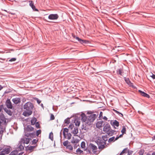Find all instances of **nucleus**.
I'll return each mask as SVG.
<instances>
[{
	"instance_id": "f257e3e1",
	"label": "nucleus",
	"mask_w": 155,
	"mask_h": 155,
	"mask_svg": "<svg viewBox=\"0 0 155 155\" xmlns=\"http://www.w3.org/2000/svg\"><path fill=\"white\" fill-rule=\"evenodd\" d=\"M98 114H91L88 116L87 117L85 114L84 113H82L81 114V120L82 122H85L84 124H83L81 126V129L85 130L86 132L87 131L88 129V127H86L87 125L90 126L91 125V123L93 122L95 120V118L98 116Z\"/></svg>"
},
{
	"instance_id": "f03ea898",
	"label": "nucleus",
	"mask_w": 155,
	"mask_h": 155,
	"mask_svg": "<svg viewBox=\"0 0 155 155\" xmlns=\"http://www.w3.org/2000/svg\"><path fill=\"white\" fill-rule=\"evenodd\" d=\"M34 108L32 103L30 102H27L23 106V108L26 110L23 113V115L25 117H28L32 114V110Z\"/></svg>"
},
{
	"instance_id": "7ed1b4c3",
	"label": "nucleus",
	"mask_w": 155,
	"mask_h": 155,
	"mask_svg": "<svg viewBox=\"0 0 155 155\" xmlns=\"http://www.w3.org/2000/svg\"><path fill=\"white\" fill-rule=\"evenodd\" d=\"M104 125L103 129V131L105 133L109 131V130H110L111 127L109 124L108 123H105L104 124Z\"/></svg>"
},
{
	"instance_id": "20e7f679",
	"label": "nucleus",
	"mask_w": 155,
	"mask_h": 155,
	"mask_svg": "<svg viewBox=\"0 0 155 155\" xmlns=\"http://www.w3.org/2000/svg\"><path fill=\"white\" fill-rule=\"evenodd\" d=\"M59 16L57 14H50L48 16V18L51 20H56L58 19Z\"/></svg>"
},
{
	"instance_id": "39448f33",
	"label": "nucleus",
	"mask_w": 155,
	"mask_h": 155,
	"mask_svg": "<svg viewBox=\"0 0 155 155\" xmlns=\"http://www.w3.org/2000/svg\"><path fill=\"white\" fill-rule=\"evenodd\" d=\"M5 104L8 108L12 109L13 108L12 102H11L10 99L8 98L5 102Z\"/></svg>"
},
{
	"instance_id": "423d86ee",
	"label": "nucleus",
	"mask_w": 155,
	"mask_h": 155,
	"mask_svg": "<svg viewBox=\"0 0 155 155\" xmlns=\"http://www.w3.org/2000/svg\"><path fill=\"white\" fill-rule=\"evenodd\" d=\"M7 119L5 118L4 115L2 113L0 114V120L2 121V122L4 123V124H6Z\"/></svg>"
},
{
	"instance_id": "0eeeda50",
	"label": "nucleus",
	"mask_w": 155,
	"mask_h": 155,
	"mask_svg": "<svg viewBox=\"0 0 155 155\" xmlns=\"http://www.w3.org/2000/svg\"><path fill=\"white\" fill-rule=\"evenodd\" d=\"M110 124L112 126L114 127V128H116L115 127V126L117 127H118L119 126V122L116 120H115L114 121L111 120L110 121Z\"/></svg>"
},
{
	"instance_id": "6e6552de",
	"label": "nucleus",
	"mask_w": 155,
	"mask_h": 155,
	"mask_svg": "<svg viewBox=\"0 0 155 155\" xmlns=\"http://www.w3.org/2000/svg\"><path fill=\"white\" fill-rule=\"evenodd\" d=\"M74 120V123L75 124V125L76 126H79L80 124V119L78 117H75L74 120Z\"/></svg>"
},
{
	"instance_id": "1a4fd4ad",
	"label": "nucleus",
	"mask_w": 155,
	"mask_h": 155,
	"mask_svg": "<svg viewBox=\"0 0 155 155\" xmlns=\"http://www.w3.org/2000/svg\"><path fill=\"white\" fill-rule=\"evenodd\" d=\"M115 132H116V131L112 130L110 128V130H109V131H107L106 133L107 134V135L109 136H113L114 134H116V133H115Z\"/></svg>"
},
{
	"instance_id": "9d476101",
	"label": "nucleus",
	"mask_w": 155,
	"mask_h": 155,
	"mask_svg": "<svg viewBox=\"0 0 155 155\" xmlns=\"http://www.w3.org/2000/svg\"><path fill=\"white\" fill-rule=\"evenodd\" d=\"M138 92L140 93V94L143 96L146 97L148 98L150 97V95L147 94V93L144 92L142 91L141 90H139Z\"/></svg>"
},
{
	"instance_id": "9b49d317",
	"label": "nucleus",
	"mask_w": 155,
	"mask_h": 155,
	"mask_svg": "<svg viewBox=\"0 0 155 155\" xmlns=\"http://www.w3.org/2000/svg\"><path fill=\"white\" fill-rule=\"evenodd\" d=\"M12 101L15 104H17L21 102V99L19 97H16L13 98Z\"/></svg>"
},
{
	"instance_id": "f8f14e48",
	"label": "nucleus",
	"mask_w": 155,
	"mask_h": 155,
	"mask_svg": "<svg viewBox=\"0 0 155 155\" xmlns=\"http://www.w3.org/2000/svg\"><path fill=\"white\" fill-rule=\"evenodd\" d=\"M29 5L32 9L33 10L35 11H38V10L35 8V6L34 5V3L33 1H31L29 3Z\"/></svg>"
},
{
	"instance_id": "ddd939ff",
	"label": "nucleus",
	"mask_w": 155,
	"mask_h": 155,
	"mask_svg": "<svg viewBox=\"0 0 155 155\" xmlns=\"http://www.w3.org/2000/svg\"><path fill=\"white\" fill-rule=\"evenodd\" d=\"M90 145H91V148L92 150V151L94 153H96L97 151L94 150H96L97 149V147L96 146L92 143H90Z\"/></svg>"
},
{
	"instance_id": "4468645a",
	"label": "nucleus",
	"mask_w": 155,
	"mask_h": 155,
	"mask_svg": "<svg viewBox=\"0 0 155 155\" xmlns=\"http://www.w3.org/2000/svg\"><path fill=\"white\" fill-rule=\"evenodd\" d=\"M21 140L24 142V143L28 144L30 142V140H31V138H24L21 139Z\"/></svg>"
},
{
	"instance_id": "2eb2a0df",
	"label": "nucleus",
	"mask_w": 155,
	"mask_h": 155,
	"mask_svg": "<svg viewBox=\"0 0 155 155\" xmlns=\"http://www.w3.org/2000/svg\"><path fill=\"white\" fill-rule=\"evenodd\" d=\"M78 129L77 127H74V129L71 131V133L73 134L74 136H77V134L78 133Z\"/></svg>"
},
{
	"instance_id": "dca6fc26",
	"label": "nucleus",
	"mask_w": 155,
	"mask_h": 155,
	"mask_svg": "<svg viewBox=\"0 0 155 155\" xmlns=\"http://www.w3.org/2000/svg\"><path fill=\"white\" fill-rule=\"evenodd\" d=\"M103 121H98L96 124V127L97 128H100L102 127Z\"/></svg>"
},
{
	"instance_id": "f3484780",
	"label": "nucleus",
	"mask_w": 155,
	"mask_h": 155,
	"mask_svg": "<svg viewBox=\"0 0 155 155\" xmlns=\"http://www.w3.org/2000/svg\"><path fill=\"white\" fill-rule=\"evenodd\" d=\"M81 41H82L81 42V44H82L84 45L90 43V41L88 40L82 39Z\"/></svg>"
},
{
	"instance_id": "a211bd4d",
	"label": "nucleus",
	"mask_w": 155,
	"mask_h": 155,
	"mask_svg": "<svg viewBox=\"0 0 155 155\" xmlns=\"http://www.w3.org/2000/svg\"><path fill=\"white\" fill-rule=\"evenodd\" d=\"M5 111L9 115L11 116L12 115V113L11 110H10L8 109L6 107L4 108Z\"/></svg>"
},
{
	"instance_id": "6ab92c4d",
	"label": "nucleus",
	"mask_w": 155,
	"mask_h": 155,
	"mask_svg": "<svg viewBox=\"0 0 155 155\" xmlns=\"http://www.w3.org/2000/svg\"><path fill=\"white\" fill-rule=\"evenodd\" d=\"M69 129L68 128H64V130L63 131V135L64 137V138H66V134H65V132L68 133V132Z\"/></svg>"
},
{
	"instance_id": "aec40b11",
	"label": "nucleus",
	"mask_w": 155,
	"mask_h": 155,
	"mask_svg": "<svg viewBox=\"0 0 155 155\" xmlns=\"http://www.w3.org/2000/svg\"><path fill=\"white\" fill-rule=\"evenodd\" d=\"M35 147V146H30L29 147V146H28L25 147V150L26 151H28L29 150H31L33 149Z\"/></svg>"
},
{
	"instance_id": "412c9836",
	"label": "nucleus",
	"mask_w": 155,
	"mask_h": 155,
	"mask_svg": "<svg viewBox=\"0 0 155 155\" xmlns=\"http://www.w3.org/2000/svg\"><path fill=\"white\" fill-rule=\"evenodd\" d=\"M106 144V143H104L103 144H101V145H97L98 146V148L99 149L102 150L104 149L105 147V145Z\"/></svg>"
},
{
	"instance_id": "4be33fe9",
	"label": "nucleus",
	"mask_w": 155,
	"mask_h": 155,
	"mask_svg": "<svg viewBox=\"0 0 155 155\" xmlns=\"http://www.w3.org/2000/svg\"><path fill=\"white\" fill-rule=\"evenodd\" d=\"M26 129L28 131H33L34 128L30 125L27 126Z\"/></svg>"
},
{
	"instance_id": "5701e85b",
	"label": "nucleus",
	"mask_w": 155,
	"mask_h": 155,
	"mask_svg": "<svg viewBox=\"0 0 155 155\" xmlns=\"http://www.w3.org/2000/svg\"><path fill=\"white\" fill-rule=\"evenodd\" d=\"M104 141L101 140V139H98L97 140H96V142L97 143V145H101V144H102L104 143Z\"/></svg>"
},
{
	"instance_id": "b1692460",
	"label": "nucleus",
	"mask_w": 155,
	"mask_h": 155,
	"mask_svg": "<svg viewBox=\"0 0 155 155\" xmlns=\"http://www.w3.org/2000/svg\"><path fill=\"white\" fill-rule=\"evenodd\" d=\"M18 153V151L16 150H15L11 152L8 155H17Z\"/></svg>"
},
{
	"instance_id": "393cba45",
	"label": "nucleus",
	"mask_w": 155,
	"mask_h": 155,
	"mask_svg": "<svg viewBox=\"0 0 155 155\" xmlns=\"http://www.w3.org/2000/svg\"><path fill=\"white\" fill-rule=\"evenodd\" d=\"M37 120L36 118L35 117H33V118L31 120V124L32 125H35Z\"/></svg>"
},
{
	"instance_id": "a878e982",
	"label": "nucleus",
	"mask_w": 155,
	"mask_h": 155,
	"mask_svg": "<svg viewBox=\"0 0 155 155\" xmlns=\"http://www.w3.org/2000/svg\"><path fill=\"white\" fill-rule=\"evenodd\" d=\"M112 110L114 111L115 113L119 115L120 117H123V114L120 112L119 111L117 110H115L114 109H112Z\"/></svg>"
},
{
	"instance_id": "bb28decb",
	"label": "nucleus",
	"mask_w": 155,
	"mask_h": 155,
	"mask_svg": "<svg viewBox=\"0 0 155 155\" xmlns=\"http://www.w3.org/2000/svg\"><path fill=\"white\" fill-rule=\"evenodd\" d=\"M107 136V135H103L102 136V138L104 141V143H106V141L107 140V138L108 137Z\"/></svg>"
},
{
	"instance_id": "cd10ccee",
	"label": "nucleus",
	"mask_w": 155,
	"mask_h": 155,
	"mask_svg": "<svg viewBox=\"0 0 155 155\" xmlns=\"http://www.w3.org/2000/svg\"><path fill=\"white\" fill-rule=\"evenodd\" d=\"M70 118L68 117L64 120V123L66 124V126L70 123Z\"/></svg>"
},
{
	"instance_id": "c85d7f7f",
	"label": "nucleus",
	"mask_w": 155,
	"mask_h": 155,
	"mask_svg": "<svg viewBox=\"0 0 155 155\" xmlns=\"http://www.w3.org/2000/svg\"><path fill=\"white\" fill-rule=\"evenodd\" d=\"M121 132L123 134H125L126 133V130L125 126H122V128Z\"/></svg>"
},
{
	"instance_id": "c756f323",
	"label": "nucleus",
	"mask_w": 155,
	"mask_h": 155,
	"mask_svg": "<svg viewBox=\"0 0 155 155\" xmlns=\"http://www.w3.org/2000/svg\"><path fill=\"white\" fill-rule=\"evenodd\" d=\"M122 69L121 68L117 69L116 71L117 74L121 75L122 73Z\"/></svg>"
},
{
	"instance_id": "7c9ffc66",
	"label": "nucleus",
	"mask_w": 155,
	"mask_h": 155,
	"mask_svg": "<svg viewBox=\"0 0 155 155\" xmlns=\"http://www.w3.org/2000/svg\"><path fill=\"white\" fill-rule=\"evenodd\" d=\"M4 152H5V154H8L10 152V149L9 148H5L4 149Z\"/></svg>"
},
{
	"instance_id": "2f4dec72",
	"label": "nucleus",
	"mask_w": 155,
	"mask_h": 155,
	"mask_svg": "<svg viewBox=\"0 0 155 155\" xmlns=\"http://www.w3.org/2000/svg\"><path fill=\"white\" fill-rule=\"evenodd\" d=\"M127 148H124L123 150L122 151V152L120 153L119 155H122L124 153H126L127 152Z\"/></svg>"
},
{
	"instance_id": "473e14b6",
	"label": "nucleus",
	"mask_w": 155,
	"mask_h": 155,
	"mask_svg": "<svg viewBox=\"0 0 155 155\" xmlns=\"http://www.w3.org/2000/svg\"><path fill=\"white\" fill-rule=\"evenodd\" d=\"M114 139H115V137L114 136L112 137H110V138H109V139L108 140V142L109 143H110L111 142H114L115 141Z\"/></svg>"
},
{
	"instance_id": "72a5a7b5",
	"label": "nucleus",
	"mask_w": 155,
	"mask_h": 155,
	"mask_svg": "<svg viewBox=\"0 0 155 155\" xmlns=\"http://www.w3.org/2000/svg\"><path fill=\"white\" fill-rule=\"evenodd\" d=\"M24 149V147L21 144H20L18 146V150L21 151Z\"/></svg>"
},
{
	"instance_id": "f704fd0d",
	"label": "nucleus",
	"mask_w": 155,
	"mask_h": 155,
	"mask_svg": "<svg viewBox=\"0 0 155 155\" xmlns=\"http://www.w3.org/2000/svg\"><path fill=\"white\" fill-rule=\"evenodd\" d=\"M76 152L78 154H80L83 153V151L81 150L79 148H78L76 150Z\"/></svg>"
},
{
	"instance_id": "c9c22d12",
	"label": "nucleus",
	"mask_w": 155,
	"mask_h": 155,
	"mask_svg": "<svg viewBox=\"0 0 155 155\" xmlns=\"http://www.w3.org/2000/svg\"><path fill=\"white\" fill-rule=\"evenodd\" d=\"M124 80L128 84H131V82L130 81L129 79V78H124Z\"/></svg>"
},
{
	"instance_id": "e433bc0d",
	"label": "nucleus",
	"mask_w": 155,
	"mask_h": 155,
	"mask_svg": "<svg viewBox=\"0 0 155 155\" xmlns=\"http://www.w3.org/2000/svg\"><path fill=\"white\" fill-rule=\"evenodd\" d=\"M53 134L52 132L50 133L49 136V138L51 139V140H53Z\"/></svg>"
},
{
	"instance_id": "4c0bfd02",
	"label": "nucleus",
	"mask_w": 155,
	"mask_h": 155,
	"mask_svg": "<svg viewBox=\"0 0 155 155\" xmlns=\"http://www.w3.org/2000/svg\"><path fill=\"white\" fill-rule=\"evenodd\" d=\"M66 148L70 150H73L72 146L71 144L68 145L66 147Z\"/></svg>"
},
{
	"instance_id": "58836bf2",
	"label": "nucleus",
	"mask_w": 155,
	"mask_h": 155,
	"mask_svg": "<svg viewBox=\"0 0 155 155\" xmlns=\"http://www.w3.org/2000/svg\"><path fill=\"white\" fill-rule=\"evenodd\" d=\"M144 152V150L143 149L140 150L138 152V154L139 155H143Z\"/></svg>"
},
{
	"instance_id": "ea45409f",
	"label": "nucleus",
	"mask_w": 155,
	"mask_h": 155,
	"mask_svg": "<svg viewBox=\"0 0 155 155\" xmlns=\"http://www.w3.org/2000/svg\"><path fill=\"white\" fill-rule=\"evenodd\" d=\"M81 147L82 148H84L85 147V143L84 141H83L81 143Z\"/></svg>"
},
{
	"instance_id": "a19ab883",
	"label": "nucleus",
	"mask_w": 155,
	"mask_h": 155,
	"mask_svg": "<svg viewBox=\"0 0 155 155\" xmlns=\"http://www.w3.org/2000/svg\"><path fill=\"white\" fill-rule=\"evenodd\" d=\"M30 137L31 138L35 137V132H34L32 133H30Z\"/></svg>"
},
{
	"instance_id": "79ce46f5",
	"label": "nucleus",
	"mask_w": 155,
	"mask_h": 155,
	"mask_svg": "<svg viewBox=\"0 0 155 155\" xmlns=\"http://www.w3.org/2000/svg\"><path fill=\"white\" fill-rule=\"evenodd\" d=\"M35 124V125L36 127L37 128H40V124L38 122H36Z\"/></svg>"
},
{
	"instance_id": "37998d69",
	"label": "nucleus",
	"mask_w": 155,
	"mask_h": 155,
	"mask_svg": "<svg viewBox=\"0 0 155 155\" xmlns=\"http://www.w3.org/2000/svg\"><path fill=\"white\" fill-rule=\"evenodd\" d=\"M41 130L39 129L36 131V134L37 136H38V135L41 133Z\"/></svg>"
},
{
	"instance_id": "c03bdc74",
	"label": "nucleus",
	"mask_w": 155,
	"mask_h": 155,
	"mask_svg": "<svg viewBox=\"0 0 155 155\" xmlns=\"http://www.w3.org/2000/svg\"><path fill=\"white\" fill-rule=\"evenodd\" d=\"M68 140H66L63 142V145L64 146L66 147L68 145Z\"/></svg>"
},
{
	"instance_id": "a18cd8bd",
	"label": "nucleus",
	"mask_w": 155,
	"mask_h": 155,
	"mask_svg": "<svg viewBox=\"0 0 155 155\" xmlns=\"http://www.w3.org/2000/svg\"><path fill=\"white\" fill-rule=\"evenodd\" d=\"M67 139L68 140H70L71 139V137L72 136L71 134L70 133H67Z\"/></svg>"
},
{
	"instance_id": "49530a36",
	"label": "nucleus",
	"mask_w": 155,
	"mask_h": 155,
	"mask_svg": "<svg viewBox=\"0 0 155 155\" xmlns=\"http://www.w3.org/2000/svg\"><path fill=\"white\" fill-rule=\"evenodd\" d=\"M38 141V140H36L35 139H33L32 141V144H35Z\"/></svg>"
},
{
	"instance_id": "de8ad7c7",
	"label": "nucleus",
	"mask_w": 155,
	"mask_h": 155,
	"mask_svg": "<svg viewBox=\"0 0 155 155\" xmlns=\"http://www.w3.org/2000/svg\"><path fill=\"white\" fill-rule=\"evenodd\" d=\"M75 39L77 40L80 43L81 41H82V39L80 38L79 37H78L76 36L75 38Z\"/></svg>"
},
{
	"instance_id": "09e8293b",
	"label": "nucleus",
	"mask_w": 155,
	"mask_h": 155,
	"mask_svg": "<svg viewBox=\"0 0 155 155\" xmlns=\"http://www.w3.org/2000/svg\"><path fill=\"white\" fill-rule=\"evenodd\" d=\"M16 60V58H13L11 59H9L8 61L9 62H12V61H15Z\"/></svg>"
},
{
	"instance_id": "8fccbe9b",
	"label": "nucleus",
	"mask_w": 155,
	"mask_h": 155,
	"mask_svg": "<svg viewBox=\"0 0 155 155\" xmlns=\"http://www.w3.org/2000/svg\"><path fill=\"white\" fill-rule=\"evenodd\" d=\"M103 112L101 111L100 113L99 118L100 119H101V118H103Z\"/></svg>"
},
{
	"instance_id": "3c124183",
	"label": "nucleus",
	"mask_w": 155,
	"mask_h": 155,
	"mask_svg": "<svg viewBox=\"0 0 155 155\" xmlns=\"http://www.w3.org/2000/svg\"><path fill=\"white\" fill-rule=\"evenodd\" d=\"M79 141V140H78V139H75L74 140H72L71 141V143H78Z\"/></svg>"
},
{
	"instance_id": "603ef678",
	"label": "nucleus",
	"mask_w": 155,
	"mask_h": 155,
	"mask_svg": "<svg viewBox=\"0 0 155 155\" xmlns=\"http://www.w3.org/2000/svg\"><path fill=\"white\" fill-rule=\"evenodd\" d=\"M74 127V125L73 124H71L69 126L68 128L72 130Z\"/></svg>"
},
{
	"instance_id": "864d4df0",
	"label": "nucleus",
	"mask_w": 155,
	"mask_h": 155,
	"mask_svg": "<svg viewBox=\"0 0 155 155\" xmlns=\"http://www.w3.org/2000/svg\"><path fill=\"white\" fill-rule=\"evenodd\" d=\"M54 116L53 114H51L50 115V120H53L54 119Z\"/></svg>"
},
{
	"instance_id": "5fc2aeb1",
	"label": "nucleus",
	"mask_w": 155,
	"mask_h": 155,
	"mask_svg": "<svg viewBox=\"0 0 155 155\" xmlns=\"http://www.w3.org/2000/svg\"><path fill=\"white\" fill-rule=\"evenodd\" d=\"M25 135L27 137H30V133L25 132Z\"/></svg>"
},
{
	"instance_id": "6e6d98bb",
	"label": "nucleus",
	"mask_w": 155,
	"mask_h": 155,
	"mask_svg": "<svg viewBox=\"0 0 155 155\" xmlns=\"http://www.w3.org/2000/svg\"><path fill=\"white\" fill-rule=\"evenodd\" d=\"M5 108L4 107L3 104L0 105V112H1L2 109H4Z\"/></svg>"
},
{
	"instance_id": "4d7b16f0",
	"label": "nucleus",
	"mask_w": 155,
	"mask_h": 155,
	"mask_svg": "<svg viewBox=\"0 0 155 155\" xmlns=\"http://www.w3.org/2000/svg\"><path fill=\"white\" fill-rule=\"evenodd\" d=\"M128 150V153L127 155H130L132 154L133 151H129V150Z\"/></svg>"
},
{
	"instance_id": "13d9d810",
	"label": "nucleus",
	"mask_w": 155,
	"mask_h": 155,
	"mask_svg": "<svg viewBox=\"0 0 155 155\" xmlns=\"http://www.w3.org/2000/svg\"><path fill=\"white\" fill-rule=\"evenodd\" d=\"M5 153H4V150L0 152V155H4Z\"/></svg>"
},
{
	"instance_id": "bf43d9fd",
	"label": "nucleus",
	"mask_w": 155,
	"mask_h": 155,
	"mask_svg": "<svg viewBox=\"0 0 155 155\" xmlns=\"http://www.w3.org/2000/svg\"><path fill=\"white\" fill-rule=\"evenodd\" d=\"M131 84H129L128 85L133 88H135V87L133 85V83L131 82Z\"/></svg>"
},
{
	"instance_id": "052dcab7",
	"label": "nucleus",
	"mask_w": 155,
	"mask_h": 155,
	"mask_svg": "<svg viewBox=\"0 0 155 155\" xmlns=\"http://www.w3.org/2000/svg\"><path fill=\"white\" fill-rule=\"evenodd\" d=\"M36 101L37 103L39 104H40L41 102V101L39 100L38 98H36Z\"/></svg>"
},
{
	"instance_id": "680f3d73",
	"label": "nucleus",
	"mask_w": 155,
	"mask_h": 155,
	"mask_svg": "<svg viewBox=\"0 0 155 155\" xmlns=\"http://www.w3.org/2000/svg\"><path fill=\"white\" fill-rule=\"evenodd\" d=\"M78 146H79V145H77V144H75L74 145V149H75L77 148V147Z\"/></svg>"
},
{
	"instance_id": "e2e57ef3",
	"label": "nucleus",
	"mask_w": 155,
	"mask_h": 155,
	"mask_svg": "<svg viewBox=\"0 0 155 155\" xmlns=\"http://www.w3.org/2000/svg\"><path fill=\"white\" fill-rule=\"evenodd\" d=\"M151 76L153 79H155V74H152V75Z\"/></svg>"
},
{
	"instance_id": "0e129e2a",
	"label": "nucleus",
	"mask_w": 155,
	"mask_h": 155,
	"mask_svg": "<svg viewBox=\"0 0 155 155\" xmlns=\"http://www.w3.org/2000/svg\"><path fill=\"white\" fill-rule=\"evenodd\" d=\"M87 153H89L90 154H92L91 150H87Z\"/></svg>"
},
{
	"instance_id": "69168bd1",
	"label": "nucleus",
	"mask_w": 155,
	"mask_h": 155,
	"mask_svg": "<svg viewBox=\"0 0 155 155\" xmlns=\"http://www.w3.org/2000/svg\"><path fill=\"white\" fill-rule=\"evenodd\" d=\"M119 138V137L118 136H117V137L115 138V140H117Z\"/></svg>"
},
{
	"instance_id": "338daca9",
	"label": "nucleus",
	"mask_w": 155,
	"mask_h": 155,
	"mask_svg": "<svg viewBox=\"0 0 155 155\" xmlns=\"http://www.w3.org/2000/svg\"><path fill=\"white\" fill-rule=\"evenodd\" d=\"M103 118L105 120H107V118L106 116L104 117H103Z\"/></svg>"
},
{
	"instance_id": "774afa93",
	"label": "nucleus",
	"mask_w": 155,
	"mask_h": 155,
	"mask_svg": "<svg viewBox=\"0 0 155 155\" xmlns=\"http://www.w3.org/2000/svg\"><path fill=\"white\" fill-rule=\"evenodd\" d=\"M24 153V152H21V153H18L17 154V155H21L22 154Z\"/></svg>"
}]
</instances>
